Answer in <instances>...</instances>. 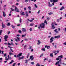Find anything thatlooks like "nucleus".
Returning <instances> with one entry per match:
<instances>
[{
    "instance_id": "obj_15",
    "label": "nucleus",
    "mask_w": 66,
    "mask_h": 66,
    "mask_svg": "<svg viewBox=\"0 0 66 66\" xmlns=\"http://www.w3.org/2000/svg\"><path fill=\"white\" fill-rule=\"evenodd\" d=\"M2 28H4V27H5V25L3 24V22L2 23Z\"/></svg>"
},
{
    "instance_id": "obj_10",
    "label": "nucleus",
    "mask_w": 66,
    "mask_h": 66,
    "mask_svg": "<svg viewBox=\"0 0 66 66\" xmlns=\"http://www.w3.org/2000/svg\"><path fill=\"white\" fill-rule=\"evenodd\" d=\"M26 17H28L29 16V15H28V12L26 11Z\"/></svg>"
},
{
    "instance_id": "obj_50",
    "label": "nucleus",
    "mask_w": 66,
    "mask_h": 66,
    "mask_svg": "<svg viewBox=\"0 0 66 66\" xmlns=\"http://www.w3.org/2000/svg\"><path fill=\"white\" fill-rule=\"evenodd\" d=\"M59 58H57L56 59V60L57 61H59Z\"/></svg>"
},
{
    "instance_id": "obj_12",
    "label": "nucleus",
    "mask_w": 66,
    "mask_h": 66,
    "mask_svg": "<svg viewBox=\"0 0 66 66\" xmlns=\"http://www.w3.org/2000/svg\"><path fill=\"white\" fill-rule=\"evenodd\" d=\"M24 57V56H22L21 57H19V59H20V60H23Z\"/></svg>"
},
{
    "instance_id": "obj_25",
    "label": "nucleus",
    "mask_w": 66,
    "mask_h": 66,
    "mask_svg": "<svg viewBox=\"0 0 66 66\" xmlns=\"http://www.w3.org/2000/svg\"><path fill=\"white\" fill-rule=\"evenodd\" d=\"M32 46H30L29 47V48H28V49L29 50L30 49H32Z\"/></svg>"
},
{
    "instance_id": "obj_18",
    "label": "nucleus",
    "mask_w": 66,
    "mask_h": 66,
    "mask_svg": "<svg viewBox=\"0 0 66 66\" xmlns=\"http://www.w3.org/2000/svg\"><path fill=\"white\" fill-rule=\"evenodd\" d=\"M64 9V7L63 6H62L61 9H60V10H61V11H62V10H63V9Z\"/></svg>"
},
{
    "instance_id": "obj_21",
    "label": "nucleus",
    "mask_w": 66,
    "mask_h": 66,
    "mask_svg": "<svg viewBox=\"0 0 66 66\" xmlns=\"http://www.w3.org/2000/svg\"><path fill=\"white\" fill-rule=\"evenodd\" d=\"M38 42L37 44V45H40V42H39V40H38Z\"/></svg>"
},
{
    "instance_id": "obj_42",
    "label": "nucleus",
    "mask_w": 66,
    "mask_h": 66,
    "mask_svg": "<svg viewBox=\"0 0 66 66\" xmlns=\"http://www.w3.org/2000/svg\"><path fill=\"white\" fill-rule=\"evenodd\" d=\"M4 56H6V54L5 53L4 54Z\"/></svg>"
},
{
    "instance_id": "obj_9",
    "label": "nucleus",
    "mask_w": 66,
    "mask_h": 66,
    "mask_svg": "<svg viewBox=\"0 0 66 66\" xmlns=\"http://www.w3.org/2000/svg\"><path fill=\"white\" fill-rule=\"evenodd\" d=\"M60 35H58L57 36H55V38H60Z\"/></svg>"
},
{
    "instance_id": "obj_26",
    "label": "nucleus",
    "mask_w": 66,
    "mask_h": 66,
    "mask_svg": "<svg viewBox=\"0 0 66 66\" xmlns=\"http://www.w3.org/2000/svg\"><path fill=\"white\" fill-rule=\"evenodd\" d=\"M44 23H45L46 24H47L48 23L47 22V21L46 20H45V21H44Z\"/></svg>"
},
{
    "instance_id": "obj_46",
    "label": "nucleus",
    "mask_w": 66,
    "mask_h": 66,
    "mask_svg": "<svg viewBox=\"0 0 66 66\" xmlns=\"http://www.w3.org/2000/svg\"><path fill=\"white\" fill-rule=\"evenodd\" d=\"M42 56H43V54H42V55L40 56V57H42Z\"/></svg>"
},
{
    "instance_id": "obj_51",
    "label": "nucleus",
    "mask_w": 66,
    "mask_h": 66,
    "mask_svg": "<svg viewBox=\"0 0 66 66\" xmlns=\"http://www.w3.org/2000/svg\"><path fill=\"white\" fill-rule=\"evenodd\" d=\"M7 57H5V60L6 61H7Z\"/></svg>"
},
{
    "instance_id": "obj_32",
    "label": "nucleus",
    "mask_w": 66,
    "mask_h": 66,
    "mask_svg": "<svg viewBox=\"0 0 66 66\" xmlns=\"http://www.w3.org/2000/svg\"><path fill=\"white\" fill-rule=\"evenodd\" d=\"M48 14L49 15H52V14H53V13L52 12H50V13H48Z\"/></svg>"
},
{
    "instance_id": "obj_38",
    "label": "nucleus",
    "mask_w": 66,
    "mask_h": 66,
    "mask_svg": "<svg viewBox=\"0 0 66 66\" xmlns=\"http://www.w3.org/2000/svg\"><path fill=\"white\" fill-rule=\"evenodd\" d=\"M12 52H9V55H12Z\"/></svg>"
},
{
    "instance_id": "obj_22",
    "label": "nucleus",
    "mask_w": 66,
    "mask_h": 66,
    "mask_svg": "<svg viewBox=\"0 0 66 66\" xmlns=\"http://www.w3.org/2000/svg\"><path fill=\"white\" fill-rule=\"evenodd\" d=\"M50 56L51 57H53V54L51 53L50 54Z\"/></svg>"
},
{
    "instance_id": "obj_14",
    "label": "nucleus",
    "mask_w": 66,
    "mask_h": 66,
    "mask_svg": "<svg viewBox=\"0 0 66 66\" xmlns=\"http://www.w3.org/2000/svg\"><path fill=\"white\" fill-rule=\"evenodd\" d=\"M53 3H55V2H58L59 1L58 0H53Z\"/></svg>"
},
{
    "instance_id": "obj_30",
    "label": "nucleus",
    "mask_w": 66,
    "mask_h": 66,
    "mask_svg": "<svg viewBox=\"0 0 66 66\" xmlns=\"http://www.w3.org/2000/svg\"><path fill=\"white\" fill-rule=\"evenodd\" d=\"M47 20L48 21H49V20H50V18H49V17H47Z\"/></svg>"
},
{
    "instance_id": "obj_58",
    "label": "nucleus",
    "mask_w": 66,
    "mask_h": 66,
    "mask_svg": "<svg viewBox=\"0 0 66 66\" xmlns=\"http://www.w3.org/2000/svg\"><path fill=\"white\" fill-rule=\"evenodd\" d=\"M5 42H6L7 41V40L6 39H4Z\"/></svg>"
},
{
    "instance_id": "obj_31",
    "label": "nucleus",
    "mask_w": 66,
    "mask_h": 66,
    "mask_svg": "<svg viewBox=\"0 0 66 66\" xmlns=\"http://www.w3.org/2000/svg\"><path fill=\"white\" fill-rule=\"evenodd\" d=\"M57 22H60V19H57Z\"/></svg>"
},
{
    "instance_id": "obj_2",
    "label": "nucleus",
    "mask_w": 66,
    "mask_h": 66,
    "mask_svg": "<svg viewBox=\"0 0 66 66\" xmlns=\"http://www.w3.org/2000/svg\"><path fill=\"white\" fill-rule=\"evenodd\" d=\"M34 59V57H33V55L30 56V58L29 60L31 59V61H33Z\"/></svg>"
},
{
    "instance_id": "obj_56",
    "label": "nucleus",
    "mask_w": 66,
    "mask_h": 66,
    "mask_svg": "<svg viewBox=\"0 0 66 66\" xmlns=\"http://www.w3.org/2000/svg\"><path fill=\"white\" fill-rule=\"evenodd\" d=\"M14 57H17V56H16V55H14Z\"/></svg>"
},
{
    "instance_id": "obj_44",
    "label": "nucleus",
    "mask_w": 66,
    "mask_h": 66,
    "mask_svg": "<svg viewBox=\"0 0 66 66\" xmlns=\"http://www.w3.org/2000/svg\"><path fill=\"white\" fill-rule=\"evenodd\" d=\"M35 7H36V8H37V5H36V4H35Z\"/></svg>"
},
{
    "instance_id": "obj_4",
    "label": "nucleus",
    "mask_w": 66,
    "mask_h": 66,
    "mask_svg": "<svg viewBox=\"0 0 66 66\" xmlns=\"http://www.w3.org/2000/svg\"><path fill=\"white\" fill-rule=\"evenodd\" d=\"M22 31L23 32H26V29H25V28H22Z\"/></svg>"
},
{
    "instance_id": "obj_62",
    "label": "nucleus",
    "mask_w": 66,
    "mask_h": 66,
    "mask_svg": "<svg viewBox=\"0 0 66 66\" xmlns=\"http://www.w3.org/2000/svg\"><path fill=\"white\" fill-rule=\"evenodd\" d=\"M9 59L10 60H11L12 59V57H9Z\"/></svg>"
},
{
    "instance_id": "obj_55",
    "label": "nucleus",
    "mask_w": 66,
    "mask_h": 66,
    "mask_svg": "<svg viewBox=\"0 0 66 66\" xmlns=\"http://www.w3.org/2000/svg\"><path fill=\"white\" fill-rule=\"evenodd\" d=\"M8 48H12V47H11L10 46H8Z\"/></svg>"
},
{
    "instance_id": "obj_49",
    "label": "nucleus",
    "mask_w": 66,
    "mask_h": 66,
    "mask_svg": "<svg viewBox=\"0 0 66 66\" xmlns=\"http://www.w3.org/2000/svg\"><path fill=\"white\" fill-rule=\"evenodd\" d=\"M29 21H30V22H32V21H33V20H29Z\"/></svg>"
},
{
    "instance_id": "obj_47",
    "label": "nucleus",
    "mask_w": 66,
    "mask_h": 66,
    "mask_svg": "<svg viewBox=\"0 0 66 66\" xmlns=\"http://www.w3.org/2000/svg\"><path fill=\"white\" fill-rule=\"evenodd\" d=\"M57 47V45H55L54 46V47L55 48H56V47Z\"/></svg>"
},
{
    "instance_id": "obj_20",
    "label": "nucleus",
    "mask_w": 66,
    "mask_h": 66,
    "mask_svg": "<svg viewBox=\"0 0 66 66\" xmlns=\"http://www.w3.org/2000/svg\"><path fill=\"white\" fill-rule=\"evenodd\" d=\"M50 48V46H47V49H49Z\"/></svg>"
},
{
    "instance_id": "obj_39",
    "label": "nucleus",
    "mask_w": 66,
    "mask_h": 66,
    "mask_svg": "<svg viewBox=\"0 0 66 66\" xmlns=\"http://www.w3.org/2000/svg\"><path fill=\"white\" fill-rule=\"evenodd\" d=\"M31 64L32 65H34V62H31Z\"/></svg>"
},
{
    "instance_id": "obj_52",
    "label": "nucleus",
    "mask_w": 66,
    "mask_h": 66,
    "mask_svg": "<svg viewBox=\"0 0 66 66\" xmlns=\"http://www.w3.org/2000/svg\"><path fill=\"white\" fill-rule=\"evenodd\" d=\"M49 6H50V7H51V6H52V5L51 4H50V5H48Z\"/></svg>"
},
{
    "instance_id": "obj_3",
    "label": "nucleus",
    "mask_w": 66,
    "mask_h": 66,
    "mask_svg": "<svg viewBox=\"0 0 66 66\" xmlns=\"http://www.w3.org/2000/svg\"><path fill=\"white\" fill-rule=\"evenodd\" d=\"M52 27L51 28V29H52L53 30V29H54L55 28V27L54 25L53 24V23L52 24Z\"/></svg>"
},
{
    "instance_id": "obj_16",
    "label": "nucleus",
    "mask_w": 66,
    "mask_h": 66,
    "mask_svg": "<svg viewBox=\"0 0 66 66\" xmlns=\"http://www.w3.org/2000/svg\"><path fill=\"white\" fill-rule=\"evenodd\" d=\"M14 60H11V62H10V63L9 64H12V63H13V62H14Z\"/></svg>"
},
{
    "instance_id": "obj_40",
    "label": "nucleus",
    "mask_w": 66,
    "mask_h": 66,
    "mask_svg": "<svg viewBox=\"0 0 66 66\" xmlns=\"http://www.w3.org/2000/svg\"><path fill=\"white\" fill-rule=\"evenodd\" d=\"M25 2H28V0H25L24 1Z\"/></svg>"
},
{
    "instance_id": "obj_57",
    "label": "nucleus",
    "mask_w": 66,
    "mask_h": 66,
    "mask_svg": "<svg viewBox=\"0 0 66 66\" xmlns=\"http://www.w3.org/2000/svg\"><path fill=\"white\" fill-rule=\"evenodd\" d=\"M19 33H21V30H19Z\"/></svg>"
},
{
    "instance_id": "obj_17",
    "label": "nucleus",
    "mask_w": 66,
    "mask_h": 66,
    "mask_svg": "<svg viewBox=\"0 0 66 66\" xmlns=\"http://www.w3.org/2000/svg\"><path fill=\"white\" fill-rule=\"evenodd\" d=\"M58 57L59 58V57H60L61 58V59H62V58H63V55H61L60 56H59Z\"/></svg>"
},
{
    "instance_id": "obj_24",
    "label": "nucleus",
    "mask_w": 66,
    "mask_h": 66,
    "mask_svg": "<svg viewBox=\"0 0 66 66\" xmlns=\"http://www.w3.org/2000/svg\"><path fill=\"white\" fill-rule=\"evenodd\" d=\"M10 51L11 52H13V50L12 48H10Z\"/></svg>"
},
{
    "instance_id": "obj_48",
    "label": "nucleus",
    "mask_w": 66,
    "mask_h": 66,
    "mask_svg": "<svg viewBox=\"0 0 66 66\" xmlns=\"http://www.w3.org/2000/svg\"><path fill=\"white\" fill-rule=\"evenodd\" d=\"M29 30L30 31H32V28H30V29Z\"/></svg>"
},
{
    "instance_id": "obj_7",
    "label": "nucleus",
    "mask_w": 66,
    "mask_h": 66,
    "mask_svg": "<svg viewBox=\"0 0 66 66\" xmlns=\"http://www.w3.org/2000/svg\"><path fill=\"white\" fill-rule=\"evenodd\" d=\"M21 55H22V53H20L17 55V57L18 58L19 56H21Z\"/></svg>"
},
{
    "instance_id": "obj_63",
    "label": "nucleus",
    "mask_w": 66,
    "mask_h": 66,
    "mask_svg": "<svg viewBox=\"0 0 66 66\" xmlns=\"http://www.w3.org/2000/svg\"><path fill=\"white\" fill-rule=\"evenodd\" d=\"M57 31V29H56L55 30H54V32H56V31Z\"/></svg>"
},
{
    "instance_id": "obj_11",
    "label": "nucleus",
    "mask_w": 66,
    "mask_h": 66,
    "mask_svg": "<svg viewBox=\"0 0 66 66\" xmlns=\"http://www.w3.org/2000/svg\"><path fill=\"white\" fill-rule=\"evenodd\" d=\"M3 16L4 17H5L6 16V15L4 11L3 12Z\"/></svg>"
},
{
    "instance_id": "obj_61",
    "label": "nucleus",
    "mask_w": 66,
    "mask_h": 66,
    "mask_svg": "<svg viewBox=\"0 0 66 66\" xmlns=\"http://www.w3.org/2000/svg\"><path fill=\"white\" fill-rule=\"evenodd\" d=\"M40 13V10H39L38 12V13L39 14Z\"/></svg>"
},
{
    "instance_id": "obj_53",
    "label": "nucleus",
    "mask_w": 66,
    "mask_h": 66,
    "mask_svg": "<svg viewBox=\"0 0 66 66\" xmlns=\"http://www.w3.org/2000/svg\"><path fill=\"white\" fill-rule=\"evenodd\" d=\"M48 62L49 63H50V62H51V59H50L49 60Z\"/></svg>"
},
{
    "instance_id": "obj_33",
    "label": "nucleus",
    "mask_w": 66,
    "mask_h": 66,
    "mask_svg": "<svg viewBox=\"0 0 66 66\" xmlns=\"http://www.w3.org/2000/svg\"><path fill=\"white\" fill-rule=\"evenodd\" d=\"M14 39L16 42H18V40L16 38H14Z\"/></svg>"
},
{
    "instance_id": "obj_54",
    "label": "nucleus",
    "mask_w": 66,
    "mask_h": 66,
    "mask_svg": "<svg viewBox=\"0 0 66 66\" xmlns=\"http://www.w3.org/2000/svg\"><path fill=\"white\" fill-rule=\"evenodd\" d=\"M15 65H16V63H14L13 64V66H15Z\"/></svg>"
},
{
    "instance_id": "obj_23",
    "label": "nucleus",
    "mask_w": 66,
    "mask_h": 66,
    "mask_svg": "<svg viewBox=\"0 0 66 66\" xmlns=\"http://www.w3.org/2000/svg\"><path fill=\"white\" fill-rule=\"evenodd\" d=\"M11 23H8L7 24V26H10L11 25Z\"/></svg>"
},
{
    "instance_id": "obj_64",
    "label": "nucleus",
    "mask_w": 66,
    "mask_h": 66,
    "mask_svg": "<svg viewBox=\"0 0 66 66\" xmlns=\"http://www.w3.org/2000/svg\"><path fill=\"white\" fill-rule=\"evenodd\" d=\"M60 5H62V3H60Z\"/></svg>"
},
{
    "instance_id": "obj_19",
    "label": "nucleus",
    "mask_w": 66,
    "mask_h": 66,
    "mask_svg": "<svg viewBox=\"0 0 66 66\" xmlns=\"http://www.w3.org/2000/svg\"><path fill=\"white\" fill-rule=\"evenodd\" d=\"M40 26L41 27V28H43V29H44V28H45L44 27V26H42V24H40Z\"/></svg>"
},
{
    "instance_id": "obj_34",
    "label": "nucleus",
    "mask_w": 66,
    "mask_h": 66,
    "mask_svg": "<svg viewBox=\"0 0 66 66\" xmlns=\"http://www.w3.org/2000/svg\"><path fill=\"white\" fill-rule=\"evenodd\" d=\"M43 26H45V24L44 23H42L41 24Z\"/></svg>"
},
{
    "instance_id": "obj_5",
    "label": "nucleus",
    "mask_w": 66,
    "mask_h": 66,
    "mask_svg": "<svg viewBox=\"0 0 66 66\" xmlns=\"http://www.w3.org/2000/svg\"><path fill=\"white\" fill-rule=\"evenodd\" d=\"M53 37H52L50 39V43H51L53 41Z\"/></svg>"
},
{
    "instance_id": "obj_35",
    "label": "nucleus",
    "mask_w": 66,
    "mask_h": 66,
    "mask_svg": "<svg viewBox=\"0 0 66 66\" xmlns=\"http://www.w3.org/2000/svg\"><path fill=\"white\" fill-rule=\"evenodd\" d=\"M16 37L17 38L18 40L19 41H20V39L19 38V37Z\"/></svg>"
},
{
    "instance_id": "obj_28",
    "label": "nucleus",
    "mask_w": 66,
    "mask_h": 66,
    "mask_svg": "<svg viewBox=\"0 0 66 66\" xmlns=\"http://www.w3.org/2000/svg\"><path fill=\"white\" fill-rule=\"evenodd\" d=\"M11 27L12 28H13V29H15V26H14L13 25H11Z\"/></svg>"
},
{
    "instance_id": "obj_6",
    "label": "nucleus",
    "mask_w": 66,
    "mask_h": 66,
    "mask_svg": "<svg viewBox=\"0 0 66 66\" xmlns=\"http://www.w3.org/2000/svg\"><path fill=\"white\" fill-rule=\"evenodd\" d=\"M14 10L16 12H19V11L18 10V9L17 8V7L16 6L15 7V9H14Z\"/></svg>"
},
{
    "instance_id": "obj_13",
    "label": "nucleus",
    "mask_w": 66,
    "mask_h": 66,
    "mask_svg": "<svg viewBox=\"0 0 66 66\" xmlns=\"http://www.w3.org/2000/svg\"><path fill=\"white\" fill-rule=\"evenodd\" d=\"M20 13L21 14L22 16H24V15H25L24 14V12H22V13L20 12Z\"/></svg>"
},
{
    "instance_id": "obj_27",
    "label": "nucleus",
    "mask_w": 66,
    "mask_h": 66,
    "mask_svg": "<svg viewBox=\"0 0 66 66\" xmlns=\"http://www.w3.org/2000/svg\"><path fill=\"white\" fill-rule=\"evenodd\" d=\"M22 19H21V18H20V19L19 21L20 22V23H21V22H22Z\"/></svg>"
},
{
    "instance_id": "obj_37",
    "label": "nucleus",
    "mask_w": 66,
    "mask_h": 66,
    "mask_svg": "<svg viewBox=\"0 0 66 66\" xmlns=\"http://www.w3.org/2000/svg\"><path fill=\"white\" fill-rule=\"evenodd\" d=\"M36 66H40V65H39V63H37V64Z\"/></svg>"
},
{
    "instance_id": "obj_41",
    "label": "nucleus",
    "mask_w": 66,
    "mask_h": 66,
    "mask_svg": "<svg viewBox=\"0 0 66 66\" xmlns=\"http://www.w3.org/2000/svg\"><path fill=\"white\" fill-rule=\"evenodd\" d=\"M2 30H1L0 31V35H1V33H2Z\"/></svg>"
},
{
    "instance_id": "obj_43",
    "label": "nucleus",
    "mask_w": 66,
    "mask_h": 66,
    "mask_svg": "<svg viewBox=\"0 0 66 66\" xmlns=\"http://www.w3.org/2000/svg\"><path fill=\"white\" fill-rule=\"evenodd\" d=\"M34 24H30V26H33Z\"/></svg>"
},
{
    "instance_id": "obj_8",
    "label": "nucleus",
    "mask_w": 66,
    "mask_h": 66,
    "mask_svg": "<svg viewBox=\"0 0 66 66\" xmlns=\"http://www.w3.org/2000/svg\"><path fill=\"white\" fill-rule=\"evenodd\" d=\"M8 37H9V36L6 35L4 37V39H7Z\"/></svg>"
},
{
    "instance_id": "obj_45",
    "label": "nucleus",
    "mask_w": 66,
    "mask_h": 66,
    "mask_svg": "<svg viewBox=\"0 0 66 66\" xmlns=\"http://www.w3.org/2000/svg\"><path fill=\"white\" fill-rule=\"evenodd\" d=\"M28 60H26V62H25V63H27V62H28Z\"/></svg>"
},
{
    "instance_id": "obj_59",
    "label": "nucleus",
    "mask_w": 66,
    "mask_h": 66,
    "mask_svg": "<svg viewBox=\"0 0 66 66\" xmlns=\"http://www.w3.org/2000/svg\"><path fill=\"white\" fill-rule=\"evenodd\" d=\"M63 45H65V46H66V42L63 43Z\"/></svg>"
},
{
    "instance_id": "obj_1",
    "label": "nucleus",
    "mask_w": 66,
    "mask_h": 66,
    "mask_svg": "<svg viewBox=\"0 0 66 66\" xmlns=\"http://www.w3.org/2000/svg\"><path fill=\"white\" fill-rule=\"evenodd\" d=\"M60 60L59 61H58L55 64V65H56L57 64H59L60 63V62H61V59H60Z\"/></svg>"
},
{
    "instance_id": "obj_36",
    "label": "nucleus",
    "mask_w": 66,
    "mask_h": 66,
    "mask_svg": "<svg viewBox=\"0 0 66 66\" xmlns=\"http://www.w3.org/2000/svg\"><path fill=\"white\" fill-rule=\"evenodd\" d=\"M42 50H43V51H45V48H44L43 49V48H42Z\"/></svg>"
},
{
    "instance_id": "obj_60",
    "label": "nucleus",
    "mask_w": 66,
    "mask_h": 66,
    "mask_svg": "<svg viewBox=\"0 0 66 66\" xmlns=\"http://www.w3.org/2000/svg\"><path fill=\"white\" fill-rule=\"evenodd\" d=\"M50 1L51 2H53V0H50Z\"/></svg>"
},
{
    "instance_id": "obj_29",
    "label": "nucleus",
    "mask_w": 66,
    "mask_h": 66,
    "mask_svg": "<svg viewBox=\"0 0 66 66\" xmlns=\"http://www.w3.org/2000/svg\"><path fill=\"white\" fill-rule=\"evenodd\" d=\"M26 36V34H25L24 35H22V37H25Z\"/></svg>"
}]
</instances>
